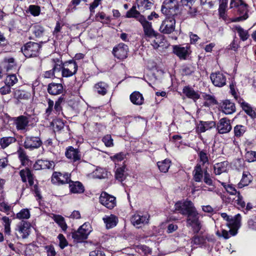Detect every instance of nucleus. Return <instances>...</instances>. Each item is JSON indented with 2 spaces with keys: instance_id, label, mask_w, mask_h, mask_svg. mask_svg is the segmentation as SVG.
Returning a JSON list of instances; mask_svg holds the SVG:
<instances>
[{
  "instance_id": "obj_1",
  "label": "nucleus",
  "mask_w": 256,
  "mask_h": 256,
  "mask_svg": "<svg viewBox=\"0 0 256 256\" xmlns=\"http://www.w3.org/2000/svg\"><path fill=\"white\" fill-rule=\"evenodd\" d=\"M161 11L167 16H176L179 12L178 2L172 0H164Z\"/></svg>"
},
{
  "instance_id": "obj_2",
  "label": "nucleus",
  "mask_w": 256,
  "mask_h": 256,
  "mask_svg": "<svg viewBox=\"0 0 256 256\" xmlns=\"http://www.w3.org/2000/svg\"><path fill=\"white\" fill-rule=\"evenodd\" d=\"M186 226H191L194 233H198L202 228L200 222L199 220L198 213L196 208L186 215Z\"/></svg>"
},
{
  "instance_id": "obj_3",
  "label": "nucleus",
  "mask_w": 256,
  "mask_h": 256,
  "mask_svg": "<svg viewBox=\"0 0 256 256\" xmlns=\"http://www.w3.org/2000/svg\"><path fill=\"white\" fill-rule=\"evenodd\" d=\"M92 227L89 223H84L78 230L72 232V238L74 241L78 242L87 238L92 232Z\"/></svg>"
},
{
  "instance_id": "obj_4",
  "label": "nucleus",
  "mask_w": 256,
  "mask_h": 256,
  "mask_svg": "<svg viewBox=\"0 0 256 256\" xmlns=\"http://www.w3.org/2000/svg\"><path fill=\"white\" fill-rule=\"evenodd\" d=\"M198 0H181L180 2L182 6L184 8L181 13L184 16V11L187 12L188 16L194 17L196 16L198 13L197 6L196 2Z\"/></svg>"
},
{
  "instance_id": "obj_5",
  "label": "nucleus",
  "mask_w": 256,
  "mask_h": 256,
  "mask_svg": "<svg viewBox=\"0 0 256 256\" xmlns=\"http://www.w3.org/2000/svg\"><path fill=\"white\" fill-rule=\"evenodd\" d=\"M40 46L34 42H27L22 48V52L27 58L36 57L38 55Z\"/></svg>"
},
{
  "instance_id": "obj_6",
  "label": "nucleus",
  "mask_w": 256,
  "mask_h": 256,
  "mask_svg": "<svg viewBox=\"0 0 256 256\" xmlns=\"http://www.w3.org/2000/svg\"><path fill=\"white\" fill-rule=\"evenodd\" d=\"M195 208L194 204L190 200L178 202L174 204L175 212L184 216L188 214Z\"/></svg>"
},
{
  "instance_id": "obj_7",
  "label": "nucleus",
  "mask_w": 256,
  "mask_h": 256,
  "mask_svg": "<svg viewBox=\"0 0 256 256\" xmlns=\"http://www.w3.org/2000/svg\"><path fill=\"white\" fill-rule=\"evenodd\" d=\"M78 64L74 60H70L63 64L62 68V75L63 77H70L76 74Z\"/></svg>"
},
{
  "instance_id": "obj_8",
  "label": "nucleus",
  "mask_w": 256,
  "mask_h": 256,
  "mask_svg": "<svg viewBox=\"0 0 256 256\" xmlns=\"http://www.w3.org/2000/svg\"><path fill=\"white\" fill-rule=\"evenodd\" d=\"M175 16H167L162 21L160 28L161 32L165 34H169L173 32L175 29L176 20Z\"/></svg>"
},
{
  "instance_id": "obj_9",
  "label": "nucleus",
  "mask_w": 256,
  "mask_h": 256,
  "mask_svg": "<svg viewBox=\"0 0 256 256\" xmlns=\"http://www.w3.org/2000/svg\"><path fill=\"white\" fill-rule=\"evenodd\" d=\"M42 143V141L38 136H26L24 146L26 149L34 150L39 148Z\"/></svg>"
},
{
  "instance_id": "obj_10",
  "label": "nucleus",
  "mask_w": 256,
  "mask_h": 256,
  "mask_svg": "<svg viewBox=\"0 0 256 256\" xmlns=\"http://www.w3.org/2000/svg\"><path fill=\"white\" fill-rule=\"evenodd\" d=\"M51 180L52 184L58 185L69 184L71 181L69 174H62L60 172H54Z\"/></svg>"
},
{
  "instance_id": "obj_11",
  "label": "nucleus",
  "mask_w": 256,
  "mask_h": 256,
  "mask_svg": "<svg viewBox=\"0 0 256 256\" xmlns=\"http://www.w3.org/2000/svg\"><path fill=\"white\" fill-rule=\"evenodd\" d=\"M214 242V238L213 236L209 234L195 235L192 239V244L196 246H204L206 244V242Z\"/></svg>"
},
{
  "instance_id": "obj_12",
  "label": "nucleus",
  "mask_w": 256,
  "mask_h": 256,
  "mask_svg": "<svg viewBox=\"0 0 256 256\" xmlns=\"http://www.w3.org/2000/svg\"><path fill=\"white\" fill-rule=\"evenodd\" d=\"M100 202L108 209H112L116 206V198L106 192H102L100 197Z\"/></svg>"
},
{
  "instance_id": "obj_13",
  "label": "nucleus",
  "mask_w": 256,
  "mask_h": 256,
  "mask_svg": "<svg viewBox=\"0 0 256 256\" xmlns=\"http://www.w3.org/2000/svg\"><path fill=\"white\" fill-rule=\"evenodd\" d=\"M140 22L142 24L145 36L152 38L158 34L152 28V23L146 20L145 17H140Z\"/></svg>"
},
{
  "instance_id": "obj_14",
  "label": "nucleus",
  "mask_w": 256,
  "mask_h": 256,
  "mask_svg": "<svg viewBox=\"0 0 256 256\" xmlns=\"http://www.w3.org/2000/svg\"><path fill=\"white\" fill-rule=\"evenodd\" d=\"M241 216L240 214H236L234 218L231 217L229 223H227L226 226L230 228V236H234L238 233V230L240 226Z\"/></svg>"
},
{
  "instance_id": "obj_15",
  "label": "nucleus",
  "mask_w": 256,
  "mask_h": 256,
  "mask_svg": "<svg viewBox=\"0 0 256 256\" xmlns=\"http://www.w3.org/2000/svg\"><path fill=\"white\" fill-rule=\"evenodd\" d=\"M210 78L212 84L216 86L222 87L226 84V77L220 72L211 74Z\"/></svg>"
},
{
  "instance_id": "obj_16",
  "label": "nucleus",
  "mask_w": 256,
  "mask_h": 256,
  "mask_svg": "<svg viewBox=\"0 0 256 256\" xmlns=\"http://www.w3.org/2000/svg\"><path fill=\"white\" fill-rule=\"evenodd\" d=\"M128 50V46L126 44L120 43L113 48L112 53L115 57L123 60L127 57Z\"/></svg>"
},
{
  "instance_id": "obj_17",
  "label": "nucleus",
  "mask_w": 256,
  "mask_h": 256,
  "mask_svg": "<svg viewBox=\"0 0 256 256\" xmlns=\"http://www.w3.org/2000/svg\"><path fill=\"white\" fill-rule=\"evenodd\" d=\"M173 52L180 59L186 60L189 56L190 51V46H173Z\"/></svg>"
},
{
  "instance_id": "obj_18",
  "label": "nucleus",
  "mask_w": 256,
  "mask_h": 256,
  "mask_svg": "<svg viewBox=\"0 0 256 256\" xmlns=\"http://www.w3.org/2000/svg\"><path fill=\"white\" fill-rule=\"evenodd\" d=\"M14 122L18 130H26L28 126L29 120L24 116H20L14 118Z\"/></svg>"
},
{
  "instance_id": "obj_19",
  "label": "nucleus",
  "mask_w": 256,
  "mask_h": 256,
  "mask_svg": "<svg viewBox=\"0 0 256 256\" xmlns=\"http://www.w3.org/2000/svg\"><path fill=\"white\" fill-rule=\"evenodd\" d=\"M150 216L148 214L141 215L139 214H134L131 218V222L134 226L139 228L142 224H147L148 222Z\"/></svg>"
},
{
  "instance_id": "obj_20",
  "label": "nucleus",
  "mask_w": 256,
  "mask_h": 256,
  "mask_svg": "<svg viewBox=\"0 0 256 256\" xmlns=\"http://www.w3.org/2000/svg\"><path fill=\"white\" fill-rule=\"evenodd\" d=\"M19 174L22 182H26L28 181L30 186L34 184V176L28 168L21 170Z\"/></svg>"
},
{
  "instance_id": "obj_21",
  "label": "nucleus",
  "mask_w": 256,
  "mask_h": 256,
  "mask_svg": "<svg viewBox=\"0 0 256 256\" xmlns=\"http://www.w3.org/2000/svg\"><path fill=\"white\" fill-rule=\"evenodd\" d=\"M217 129L220 134H226L232 130L230 120L227 118H221L218 124Z\"/></svg>"
},
{
  "instance_id": "obj_22",
  "label": "nucleus",
  "mask_w": 256,
  "mask_h": 256,
  "mask_svg": "<svg viewBox=\"0 0 256 256\" xmlns=\"http://www.w3.org/2000/svg\"><path fill=\"white\" fill-rule=\"evenodd\" d=\"M30 223L26 221H22L18 226L17 230L22 238H26L30 235Z\"/></svg>"
},
{
  "instance_id": "obj_23",
  "label": "nucleus",
  "mask_w": 256,
  "mask_h": 256,
  "mask_svg": "<svg viewBox=\"0 0 256 256\" xmlns=\"http://www.w3.org/2000/svg\"><path fill=\"white\" fill-rule=\"evenodd\" d=\"M47 90L51 95H58L63 92L64 86L61 84L52 82L48 84Z\"/></svg>"
},
{
  "instance_id": "obj_24",
  "label": "nucleus",
  "mask_w": 256,
  "mask_h": 256,
  "mask_svg": "<svg viewBox=\"0 0 256 256\" xmlns=\"http://www.w3.org/2000/svg\"><path fill=\"white\" fill-rule=\"evenodd\" d=\"M246 6V4H244L241 5L240 8H238V9L236 10L237 14L239 16L234 18L232 20V22H236L242 21L246 20L248 18Z\"/></svg>"
},
{
  "instance_id": "obj_25",
  "label": "nucleus",
  "mask_w": 256,
  "mask_h": 256,
  "mask_svg": "<svg viewBox=\"0 0 256 256\" xmlns=\"http://www.w3.org/2000/svg\"><path fill=\"white\" fill-rule=\"evenodd\" d=\"M182 92L187 98L192 99L194 102H196L200 98V94L198 92L195 91L190 86L184 87Z\"/></svg>"
},
{
  "instance_id": "obj_26",
  "label": "nucleus",
  "mask_w": 256,
  "mask_h": 256,
  "mask_svg": "<svg viewBox=\"0 0 256 256\" xmlns=\"http://www.w3.org/2000/svg\"><path fill=\"white\" fill-rule=\"evenodd\" d=\"M137 7L141 12H144L146 10H150L153 6L152 0H136Z\"/></svg>"
},
{
  "instance_id": "obj_27",
  "label": "nucleus",
  "mask_w": 256,
  "mask_h": 256,
  "mask_svg": "<svg viewBox=\"0 0 256 256\" xmlns=\"http://www.w3.org/2000/svg\"><path fill=\"white\" fill-rule=\"evenodd\" d=\"M66 156L67 158L72 160L75 162L80 159V154L78 149L74 148L72 146L68 147L66 152Z\"/></svg>"
},
{
  "instance_id": "obj_28",
  "label": "nucleus",
  "mask_w": 256,
  "mask_h": 256,
  "mask_svg": "<svg viewBox=\"0 0 256 256\" xmlns=\"http://www.w3.org/2000/svg\"><path fill=\"white\" fill-rule=\"evenodd\" d=\"M54 163L47 160H39L34 165V168L36 170L41 169H50L53 168Z\"/></svg>"
},
{
  "instance_id": "obj_29",
  "label": "nucleus",
  "mask_w": 256,
  "mask_h": 256,
  "mask_svg": "<svg viewBox=\"0 0 256 256\" xmlns=\"http://www.w3.org/2000/svg\"><path fill=\"white\" fill-rule=\"evenodd\" d=\"M102 220L106 224L107 228H112L116 225L118 222V218L114 214L106 215L103 217Z\"/></svg>"
},
{
  "instance_id": "obj_30",
  "label": "nucleus",
  "mask_w": 256,
  "mask_h": 256,
  "mask_svg": "<svg viewBox=\"0 0 256 256\" xmlns=\"http://www.w3.org/2000/svg\"><path fill=\"white\" fill-rule=\"evenodd\" d=\"M221 108L222 112L226 114H232L236 111L234 104L228 100H226L222 102Z\"/></svg>"
},
{
  "instance_id": "obj_31",
  "label": "nucleus",
  "mask_w": 256,
  "mask_h": 256,
  "mask_svg": "<svg viewBox=\"0 0 256 256\" xmlns=\"http://www.w3.org/2000/svg\"><path fill=\"white\" fill-rule=\"evenodd\" d=\"M131 102L136 105L140 106L143 104L144 102V97L140 92L136 91L130 95Z\"/></svg>"
},
{
  "instance_id": "obj_32",
  "label": "nucleus",
  "mask_w": 256,
  "mask_h": 256,
  "mask_svg": "<svg viewBox=\"0 0 256 256\" xmlns=\"http://www.w3.org/2000/svg\"><path fill=\"white\" fill-rule=\"evenodd\" d=\"M70 191L72 193H82L84 192V186L80 182L70 181L69 183Z\"/></svg>"
},
{
  "instance_id": "obj_33",
  "label": "nucleus",
  "mask_w": 256,
  "mask_h": 256,
  "mask_svg": "<svg viewBox=\"0 0 256 256\" xmlns=\"http://www.w3.org/2000/svg\"><path fill=\"white\" fill-rule=\"evenodd\" d=\"M31 97L30 92L21 90H16L14 92V98L18 100H28Z\"/></svg>"
},
{
  "instance_id": "obj_34",
  "label": "nucleus",
  "mask_w": 256,
  "mask_h": 256,
  "mask_svg": "<svg viewBox=\"0 0 256 256\" xmlns=\"http://www.w3.org/2000/svg\"><path fill=\"white\" fill-rule=\"evenodd\" d=\"M108 86L103 82H100L96 83L94 86V90L99 94L104 96L108 91Z\"/></svg>"
},
{
  "instance_id": "obj_35",
  "label": "nucleus",
  "mask_w": 256,
  "mask_h": 256,
  "mask_svg": "<svg viewBox=\"0 0 256 256\" xmlns=\"http://www.w3.org/2000/svg\"><path fill=\"white\" fill-rule=\"evenodd\" d=\"M228 162L224 161L221 162H218L214 165V172L216 174L220 175L222 172H224L227 170Z\"/></svg>"
},
{
  "instance_id": "obj_36",
  "label": "nucleus",
  "mask_w": 256,
  "mask_h": 256,
  "mask_svg": "<svg viewBox=\"0 0 256 256\" xmlns=\"http://www.w3.org/2000/svg\"><path fill=\"white\" fill-rule=\"evenodd\" d=\"M136 8V6H133L132 7L126 12V16L128 18H136L140 22V17L144 16L140 14L141 12L140 10H137Z\"/></svg>"
},
{
  "instance_id": "obj_37",
  "label": "nucleus",
  "mask_w": 256,
  "mask_h": 256,
  "mask_svg": "<svg viewBox=\"0 0 256 256\" xmlns=\"http://www.w3.org/2000/svg\"><path fill=\"white\" fill-rule=\"evenodd\" d=\"M216 123L214 122H201L198 126V130L200 132H204L206 130L214 127Z\"/></svg>"
},
{
  "instance_id": "obj_38",
  "label": "nucleus",
  "mask_w": 256,
  "mask_h": 256,
  "mask_svg": "<svg viewBox=\"0 0 256 256\" xmlns=\"http://www.w3.org/2000/svg\"><path fill=\"white\" fill-rule=\"evenodd\" d=\"M252 176L248 172H244L240 182L238 184V187L242 188L244 186H247L252 181Z\"/></svg>"
},
{
  "instance_id": "obj_39",
  "label": "nucleus",
  "mask_w": 256,
  "mask_h": 256,
  "mask_svg": "<svg viewBox=\"0 0 256 256\" xmlns=\"http://www.w3.org/2000/svg\"><path fill=\"white\" fill-rule=\"evenodd\" d=\"M194 179L196 182H201L203 177V171L201 165L197 164L193 170Z\"/></svg>"
},
{
  "instance_id": "obj_40",
  "label": "nucleus",
  "mask_w": 256,
  "mask_h": 256,
  "mask_svg": "<svg viewBox=\"0 0 256 256\" xmlns=\"http://www.w3.org/2000/svg\"><path fill=\"white\" fill-rule=\"evenodd\" d=\"M16 140V138L14 136L3 137L0 140V145L2 149H4L10 144L14 143Z\"/></svg>"
},
{
  "instance_id": "obj_41",
  "label": "nucleus",
  "mask_w": 256,
  "mask_h": 256,
  "mask_svg": "<svg viewBox=\"0 0 256 256\" xmlns=\"http://www.w3.org/2000/svg\"><path fill=\"white\" fill-rule=\"evenodd\" d=\"M148 38L151 39V44L154 48L156 49L160 46H163V45H162V40H164V38L161 34L158 33L152 38Z\"/></svg>"
},
{
  "instance_id": "obj_42",
  "label": "nucleus",
  "mask_w": 256,
  "mask_h": 256,
  "mask_svg": "<svg viewBox=\"0 0 256 256\" xmlns=\"http://www.w3.org/2000/svg\"><path fill=\"white\" fill-rule=\"evenodd\" d=\"M54 221L62 228V230L66 231L68 228L67 224L64 217L60 215H54L52 217Z\"/></svg>"
},
{
  "instance_id": "obj_43",
  "label": "nucleus",
  "mask_w": 256,
  "mask_h": 256,
  "mask_svg": "<svg viewBox=\"0 0 256 256\" xmlns=\"http://www.w3.org/2000/svg\"><path fill=\"white\" fill-rule=\"evenodd\" d=\"M171 162L168 159H165L157 163L158 166L161 172H166L170 166Z\"/></svg>"
},
{
  "instance_id": "obj_44",
  "label": "nucleus",
  "mask_w": 256,
  "mask_h": 256,
  "mask_svg": "<svg viewBox=\"0 0 256 256\" xmlns=\"http://www.w3.org/2000/svg\"><path fill=\"white\" fill-rule=\"evenodd\" d=\"M232 202L234 204H236L238 208H244L246 206V203L244 200L243 196L240 193H238L235 198H233Z\"/></svg>"
},
{
  "instance_id": "obj_45",
  "label": "nucleus",
  "mask_w": 256,
  "mask_h": 256,
  "mask_svg": "<svg viewBox=\"0 0 256 256\" xmlns=\"http://www.w3.org/2000/svg\"><path fill=\"white\" fill-rule=\"evenodd\" d=\"M221 184L225 188L226 192L231 196H236V195L240 192L239 191H238L232 184H226L224 182H222Z\"/></svg>"
},
{
  "instance_id": "obj_46",
  "label": "nucleus",
  "mask_w": 256,
  "mask_h": 256,
  "mask_svg": "<svg viewBox=\"0 0 256 256\" xmlns=\"http://www.w3.org/2000/svg\"><path fill=\"white\" fill-rule=\"evenodd\" d=\"M234 28L242 40H245L248 38V34L246 30H244L240 26H236L234 27Z\"/></svg>"
},
{
  "instance_id": "obj_47",
  "label": "nucleus",
  "mask_w": 256,
  "mask_h": 256,
  "mask_svg": "<svg viewBox=\"0 0 256 256\" xmlns=\"http://www.w3.org/2000/svg\"><path fill=\"white\" fill-rule=\"evenodd\" d=\"M234 136L240 137L242 136L246 131V128L242 125H236L234 128Z\"/></svg>"
},
{
  "instance_id": "obj_48",
  "label": "nucleus",
  "mask_w": 256,
  "mask_h": 256,
  "mask_svg": "<svg viewBox=\"0 0 256 256\" xmlns=\"http://www.w3.org/2000/svg\"><path fill=\"white\" fill-rule=\"evenodd\" d=\"M125 166L118 168L116 169L115 173V177L116 180L122 182L125 178L124 176Z\"/></svg>"
},
{
  "instance_id": "obj_49",
  "label": "nucleus",
  "mask_w": 256,
  "mask_h": 256,
  "mask_svg": "<svg viewBox=\"0 0 256 256\" xmlns=\"http://www.w3.org/2000/svg\"><path fill=\"white\" fill-rule=\"evenodd\" d=\"M32 32L36 37L42 36L44 33V30L43 27L40 25H35L32 28Z\"/></svg>"
},
{
  "instance_id": "obj_50",
  "label": "nucleus",
  "mask_w": 256,
  "mask_h": 256,
  "mask_svg": "<svg viewBox=\"0 0 256 256\" xmlns=\"http://www.w3.org/2000/svg\"><path fill=\"white\" fill-rule=\"evenodd\" d=\"M57 66L58 64H56L52 70L44 72V78H48L56 77L55 72L56 71L58 72H60V68H58Z\"/></svg>"
},
{
  "instance_id": "obj_51",
  "label": "nucleus",
  "mask_w": 256,
  "mask_h": 256,
  "mask_svg": "<svg viewBox=\"0 0 256 256\" xmlns=\"http://www.w3.org/2000/svg\"><path fill=\"white\" fill-rule=\"evenodd\" d=\"M30 217V212L26 208L22 210L16 214V218L22 219H28Z\"/></svg>"
},
{
  "instance_id": "obj_52",
  "label": "nucleus",
  "mask_w": 256,
  "mask_h": 256,
  "mask_svg": "<svg viewBox=\"0 0 256 256\" xmlns=\"http://www.w3.org/2000/svg\"><path fill=\"white\" fill-rule=\"evenodd\" d=\"M2 220L4 222L5 233L10 235V226L11 224V220L7 216H3Z\"/></svg>"
},
{
  "instance_id": "obj_53",
  "label": "nucleus",
  "mask_w": 256,
  "mask_h": 256,
  "mask_svg": "<svg viewBox=\"0 0 256 256\" xmlns=\"http://www.w3.org/2000/svg\"><path fill=\"white\" fill-rule=\"evenodd\" d=\"M242 110L252 118H255L256 113L254 110L252 109V106L248 103H246L242 107Z\"/></svg>"
},
{
  "instance_id": "obj_54",
  "label": "nucleus",
  "mask_w": 256,
  "mask_h": 256,
  "mask_svg": "<svg viewBox=\"0 0 256 256\" xmlns=\"http://www.w3.org/2000/svg\"><path fill=\"white\" fill-rule=\"evenodd\" d=\"M106 174L102 168H96L92 174V176L96 178H102L105 177Z\"/></svg>"
},
{
  "instance_id": "obj_55",
  "label": "nucleus",
  "mask_w": 256,
  "mask_h": 256,
  "mask_svg": "<svg viewBox=\"0 0 256 256\" xmlns=\"http://www.w3.org/2000/svg\"><path fill=\"white\" fill-rule=\"evenodd\" d=\"M18 82V78L15 74L8 76L6 79V84L10 88Z\"/></svg>"
},
{
  "instance_id": "obj_56",
  "label": "nucleus",
  "mask_w": 256,
  "mask_h": 256,
  "mask_svg": "<svg viewBox=\"0 0 256 256\" xmlns=\"http://www.w3.org/2000/svg\"><path fill=\"white\" fill-rule=\"evenodd\" d=\"M228 0H222L219 6L218 12L221 17L224 16L226 8L227 6Z\"/></svg>"
},
{
  "instance_id": "obj_57",
  "label": "nucleus",
  "mask_w": 256,
  "mask_h": 256,
  "mask_svg": "<svg viewBox=\"0 0 256 256\" xmlns=\"http://www.w3.org/2000/svg\"><path fill=\"white\" fill-rule=\"evenodd\" d=\"M126 158V154L124 152H119L110 157L112 160L114 162H119Z\"/></svg>"
},
{
  "instance_id": "obj_58",
  "label": "nucleus",
  "mask_w": 256,
  "mask_h": 256,
  "mask_svg": "<svg viewBox=\"0 0 256 256\" xmlns=\"http://www.w3.org/2000/svg\"><path fill=\"white\" fill-rule=\"evenodd\" d=\"M58 238L59 240V246L61 249H64L68 245V242L62 234H59Z\"/></svg>"
},
{
  "instance_id": "obj_59",
  "label": "nucleus",
  "mask_w": 256,
  "mask_h": 256,
  "mask_svg": "<svg viewBox=\"0 0 256 256\" xmlns=\"http://www.w3.org/2000/svg\"><path fill=\"white\" fill-rule=\"evenodd\" d=\"M102 140L107 147H112L114 146L113 139L110 134H107L104 136Z\"/></svg>"
},
{
  "instance_id": "obj_60",
  "label": "nucleus",
  "mask_w": 256,
  "mask_h": 256,
  "mask_svg": "<svg viewBox=\"0 0 256 256\" xmlns=\"http://www.w3.org/2000/svg\"><path fill=\"white\" fill-rule=\"evenodd\" d=\"M198 156L200 162H202L203 165L206 164H208V158L207 154L204 151H200L198 153Z\"/></svg>"
},
{
  "instance_id": "obj_61",
  "label": "nucleus",
  "mask_w": 256,
  "mask_h": 256,
  "mask_svg": "<svg viewBox=\"0 0 256 256\" xmlns=\"http://www.w3.org/2000/svg\"><path fill=\"white\" fill-rule=\"evenodd\" d=\"M256 152L253 151L248 152L246 154V159L248 162L255 161Z\"/></svg>"
},
{
  "instance_id": "obj_62",
  "label": "nucleus",
  "mask_w": 256,
  "mask_h": 256,
  "mask_svg": "<svg viewBox=\"0 0 256 256\" xmlns=\"http://www.w3.org/2000/svg\"><path fill=\"white\" fill-rule=\"evenodd\" d=\"M204 182L208 186H212L213 182L210 174L208 172L207 170L204 172Z\"/></svg>"
},
{
  "instance_id": "obj_63",
  "label": "nucleus",
  "mask_w": 256,
  "mask_h": 256,
  "mask_svg": "<svg viewBox=\"0 0 256 256\" xmlns=\"http://www.w3.org/2000/svg\"><path fill=\"white\" fill-rule=\"evenodd\" d=\"M29 10L32 14L37 16L40 14V8L34 5H30L29 7Z\"/></svg>"
},
{
  "instance_id": "obj_64",
  "label": "nucleus",
  "mask_w": 256,
  "mask_h": 256,
  "mask_svg": "<svg viewBox=\"0 0 256 256\" xmlns=\"http://www.w3.org/2000/svg\"><path fill=\"white\" fill-rule=\"evenodd\" d=\"M44 249L47 252L48 256H55L56 252L54 247L52 246L49 245L44 247Z\"/></svg>"
}]
</instances>
